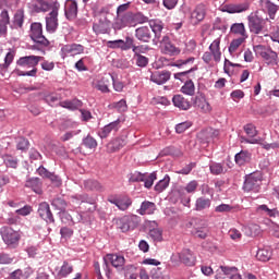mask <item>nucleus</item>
<instances>
[{
    "label": "nucleus",
    "instance_id": "c03bdc74",
    "mask_svg": "<svg viewBox=\"0 0 279 279\" xmlns=\"http://www.w3.org/2000/svg\"><path fill=\"white\" fill-rule=\"evenodd\" d=\"M108 86H110V78L105 76L96 83L95 88L100 90V93H110V88H108Z\"/></svg>",
    "mask_w": 279,
    "mask_h": 279
},
{
    "label": "nucleus",
    "instance_id": "603ef678",
    "mask_svg": "<svg viewBox=\"0 0 279 279\" xmlns=\"http://www.w3.org/2000/svg\"><path fill=\"white\" fill-rule=\"evenodd\" d=\"M83 145L87 149H97V140L90 135H87L85 138H83Z\"/></svg>",
    "mask_w": 279,
    "mask_h": 279
},
{
    "label": "nucleus",
    "instance_id": "7c9ffc66",
    "mask_svg": "<svg viewBox=\"0 0 279 279\" xmlns=\"http://www.w3.org/2000/svg\"><path fill=\"white\" fill-rule=\"evenodd\" d=\"M156 213V204L149 201H144L137 209L138 215H154Z\"/></svg>",
    "mask_w": 279,
    "mask_h": 279
},
{
    "label": "nucleus",
    "instance_id": "a18cd8bd",
    "mask_svg": "<svg viewBox=\"0 0 279 279\" xmlns=\"http://www.w3.org/2000/svg\"><path fill=\"white\" fill-rule=\"evenodd\" d=\"M51 206L56 209V210H60L61 213H63V210H66V201H64V198L58 196L54 197L51 201Z\"/></svg>",
    "mask_w": 279,
    "mask_h": 279
},
{
    "label": "nucleus",
    "instance_id": "aec40b11",
    "mask_svg": "<svg viewBox=\"0 0 279 279\" xmlns=\"http://www.w3.org/2000/svg\"><path fill=\"white\" fill-rule=\"evenodd\" d=\"M119 128H121V120L118 119L101 128L98 131V136L100 138H108L112 132H119Z\"/></svg>",
    "mask_w": 279,
    "mask_h": 279
},
{
    "label": "nucleus",
    "instance_id": "393cba45",
    "mask_svg": "<svg viewBox=\"0 0 279 279\" xmlns=\"http://www.w3.org/2000/svg\"><path fill=\"white\" fill-rule=\"evenodd\" d=\"M8 25H10V13L8 10H2L0 13V37L8 34Z\"/></svg>",
    "mask_w": 279,
    "mask_h": 279
},
{
    "label": "nucleus",
    "instance_id": "6e6d98bb",
    "mask_svg": "<svg viewBox=\"0 0 279 279\" xmlns=\"http://www.w3.org/2000/svg\"><path fill=\"white\" fill-rule=\"evenodd\" d=\"M148 236L155 242L160 243L162 241V230L160 229H151L148 233Z\"/></svg>",
    "mask_w": 279,
    "mask_h": 279
},
{
    "label": "nucleus",
    "instance_id": "6e6552de",
    "mask_svg": "<svg viewBox=\"0 0 279 279\" xmlns=\"http://www.w3.org/2000/svg\"><path fill=\"white\" fill-rule=\"evenodd\" d=\"M138 223H141V217L136 215L124 216L117 220V226L121 232H130V230H135V228H138Z\"/></svg>",
    "mask_w": 279,
    "mask_h": 279
},
{
    "label": "nucleus",
    "instance_id": "f3484780",
    "mask_svg": "<svg viewBox=\"0 0 279 279\" xmlns=\"http://www.w3.org/2000/svg\"><path fill=\"white\" fill-rule=\"evenodd\" d=\"M247 10H250V2L225 4L221 8V12H228V14H241V12H247Z\"/></svg>",
    "mask_w": 279,
    "mask_h": 279
},
{
    "label": "nucleus",
    "instance_id": "a211bd4d",
    "mask_svg": "<svg viewBox=\"0 0 279 279\" xmlns=\"http://www.w3.org/2000/svg\"><path fill=\"white\" fill-rule=\"evenodd\" d=\"M149 26L151 32L155 34L153 44L158 45V43L161 40L160 38H162V29H165V24L159 20H153L149 22Z\"/></svg>",
    "mask_w": 279,
    "mask_h": 279
},
{
    "label": "nucleus",
    "instance_id": "5701e85b",
    "mask_svg": "<svg viewBox=\"0 0 279 279\" xmlns=\"http://www.w3.org/2000/svg\"><path fill=\"white\" fill-rule=\"evenodd\" d=\"M135 37L141 43H149L151 40V29L147 26H142L135 29Z\"/></svg>",
    "mask_w": 279,
    "mask_h": 279
},
{
    "label": "nucleus",
    "instance_id": "79ce46f5",
    "mask_svg": "<svg viewBox=\"0 0 279 279\" xmlns=\"http://www.w3.org/2000/svg\"><path fill=\"white\" fill-rule=\"evenodd\" d=\"M70 274H73V265L69 264V262H63V265L57 274V278H66Z\"/></svg>",
    "mask_w": 279,
    "mask_h": 279
},
{
    "label": "nucleus",
    "instance_id": "9b49d317",
    "mask_svg": "<svg viewBox=\"0 0 279 279\" xmlns=\"http://www.w3.org/2000/svg\"><path fill=\"white\" fill-rule=\"evenodd\" d=\"M248 29L252 34H260L265 27V19L260 17L257 12H253L247 16Z\"/></svg>",
    "mask_w": 279,
    "mask_h": 279
},
{
    "label": "nucleus",
    "instance_id": "a878e982",
    "mask_svg": "<svg viewBox=\"0 0 279 279\" xmlns=\"http://www.w3.org/2000/svg\"><path fill=\"white\" fill-rule=\"evenodd\" d=\"M122 147H125V140L122 137H117L107 144V151L109 154H114V151H119V149H122Z\"/></svg>",
    "mask_w": 279,
    "mask_h": 279
},
{
    "label": "nucleus",
    "instance_id": "72a5a7b5",
    "mask_svg": "<svg viewBox=\"0 0 279 279\" xmlns=\"http://www.w3.org/2000/svg\"><path fill=\"white\" fill-rule=\"evenodd\" d=\"M259 215H266L267 217L276 219L278 217V209L276 207H269L267 205H259L256 208Z\"/></svg>",
    "mask_w": 279,
    "mask_h": 279
},
{
    "label": "nucleus",
    "instance_id": "39448f33",
    "mask_svg": "<svg viewBox=\"0 0 279 279\" xmlns=\"http://www.w3.org/2000/svg\"><path fill=\"white\" fill-rule=\"evenodd\" d=\"M256 56H259L266 62V64L276 66L278 64V52L267 48L263 45H257L254 47Z\"/></svg>",
    "mask_w": 279,
    "mask_h": 279
},
{
    "label": "nucleus",
    "instance_id": "f03ea898",
    "mask_svg": "<svg viewBox=\"0 0 279 279\" xmlns=\"http://www.w3.org/2000/svg\"><path fill=\"white\" fill-rule=\"evenodd\" d=\"M187 228H192L191 234L196 239H207L208 234H210V229L208 228V223L199 218H193L189 223Z\"/></svg>",
    "mask_w": 279,
    "mask_h": 279
},
{
    "label": "nucleus",
    "instance_id": "ea45409f",
    "mask_svg": "<svg viewBox=\"0 0 279 279\" xmlns=\"http://www.w3.org/2000/svg\"><path fill=\"white\" fill-rule=\"evenodd\" d=\"M181 93L183 95H189V97H193L195 95V83L192 80L185 81L184 85L181 87Z\"/></svg>",
    "mask_w": 279,
    "mask_h": 279
},
{
    "label": "nucleus",
    "instance_id": "4468645a",
    "mask_svg": "<svg viewBox=\"0 0 279 279\" xmlns=\"http://www.w3.org/2000/svg\"><path fill=\"white\" fill-rule=\"evenodd\" d=\"M37 213L46 223H56V218H53V213H51V207L49 203L43 202L39 204Z\"/></svg>",
    "mask_w": 279,
    "mask_h": 279
},
{
    "label": "nucleus",
    "instance_id": "f704fd0d",
    "mask_svg": "<svg viewBox=\"0 0 279 279\" xmlns=\"http://www.w3.org/2000/svg\"><path fill=\"white\" fill-rule=\"evenodd\" d=\"M59 106H61V108H66V110H80L83 104H82V100L80 99H72V100L61 101L59 102Z\"/></svg>",
    "mask_w": 279,
    "mask_h": 279
},
{
    "label": "nucleus",
    "instance_id": "de8ad7c7",
    "mask_svg": "<svg viewBox=\"0 0 279 279\" xmlns=\"http://www.w3.org/2000/svg\"><path fill=\"white\" fill-rule=\"evenodd\" d=\"M44 99L46 104H48V106H51L52 108L58 106V104L60 102V96L58 94H47Z\"/></svg>",
    "mask_w": 279,
    "mask_h": 279
},
{
    "label": "nucleus",
    "instance_id": "e2e57ef3",
    "mask_svg": "<svg viewBox=\"0 0 279 279\" xmlns=\"http://www.w3.org/2000/svg\"><path fill=\"white\" fill-rule=\"evenodd\" d=\"M145 180V174L135 171L129 174V182H143Z\"/></svg>",
    "mask_w": 279,
    "mask_h": 279
},
{
    "label": "nucleus",
    "instance_id": "6ab92c4d",
    "mask_svg": "<svg viewBox=\"0 0 279 279\" xmlns=\"http://www.w3.org/2000/svg\"><path fill=\"white\" fill-rule=\"evenodd\" d=\"M171 80V72L167 70L157 71L150 75V82L157 84L158 86H162V84H167Z\"/></svg>",
    "mask_w": 279,
    "mask_h": 279
},
{
    "label": "nucleus",
    "instance_id": "bf43d9fd",
    "mask_svg": "<svg viewBox=\"0 0 279 279\" xmlns=\"http://www.w3.org/2000/svg\"><path fill=\"white\" fill-rule=\"evenodd\" d=\"M193 71H197V66L192 68L184 72L174 73V80H180V82H184L189 75V73H193Z\"/></svg>",
    "mask_w": 279,
    "mask_h": 279
},
{
    "label": "nucleus",
    "instance_id": "4be33fe9",
    "mask_svg": "<svg viewBox=\"0 0 279 279\" xmlns=\"http://www.w3.org/2000/svg\"><path fill=\"white\" fill-rule=\"evenodd\" d=\"M235 165L239 167H243L245 165H250L252 162V153L250 150H241L234 156Z\"/></svg>",
    "mask_w": 279,
    "mask_h": 279
},
{
    "label": "nucleus",
    "instance_id": "0e129e2a",
    "mask_svg": "<svg viewBox=\"0 0 279 279\" xmlns=\"http://www.w3.org/2000/svg\"><path fill=\"white\" fill-rule=\"evenodd\" d=\"M111 106L116 108L118 112H125L128 110V102L125 101V99H121L118 102H113Z\"/></svg>",
    "mask_w": 279,
    "mask_h": 279
},
{
    "label": "nucleus",
    "instance_id": "8fccbe9b",
    "mask_svg": "<svg viewBox=\"0 0 279 279\" xmlns=\"http://www.w3.org/2000/svg\"><path fill=\"white\" fill-rule=\"evenodd\" d=\"M245 40H247L245 37L233 39L229 46V53H234V51H236Z\"/></svg>",
    "mask_w": 279,
    "mask_h": 279
},
{
    "label": "nucleus",
    "instance_id": "1a4fd4ad",
    "mask_svg": "<svg viewBox=\"0 0 279 279\" xmlns=\"http://www.w3.org/2000/svg\"><path fill=\"white\" fill-rule=\"evenodd\" d=\"M29 36L36 45H40V47H49V39L43 35V24L36 22L33 23L31 25Z\"/></svg>",
    "mask_w": 279,
    "mask_h": 279
},
{
    "label": "nucleus",
    "instance_id": "423d86ee",
    "mask_svg": "<svg viewBox=\"0 0 279 279\" xmlns=\"http://www.w3.org/2000/svg\"><path fill=\"white\" fill-rule=\"evenodd\" d=\"M112 265L116 269H123L125 267V257L119 254H107L104 257V269L106 271L107 278H110V267L108 265Z\"/></svg>",
    "mask_w": 279,
    "mask_h": 279
},
{
    "label": "nucleus",
    "instance_id": "c756f323",
    "mask_svg": "<svg viewBox=\"0 0 279 279\" xmlns=\"http://www.w3.org/2000/svg\"><path fill=\"white\" fill-rule=\"evenodd\" d=\"M14 56L15 52L14 51H9L5 54L4 58V63L0 64V75H2V77H5V73H8V69H10V64H12V62H14Z\"/></svg>",
    "mask_w": 279,
    "mask_h": 279
},
{
    "label": "nucleus",
    "instance_id": "2f4dec72",
    "mask_svg": "<svg viewBox=\"0 0 279 279\" xmlns=\"http://www.w3.org/2000/svg\"><path fill=\"white\" fill-rule=\"evenodd\" d=\"M220 45L221 39L217 38L209 46V51L213 53L215 62H221V49L219 48Z\"/></svg>",
    "mask_w": 279,
    "mask_h": 279
},
{
    "label": "nucleus",
    "instance_id": "e433bc0d",
    "mask_svg": "<svg viewBox=\"0 0 279 279\" xmlns=\"http://www.w3.org/2000/svg\"><path fill=\"white\" fill-rule=\"evenodd\" d=\"M230 31H231V34L241 36V38H247V31H245V24L243 23L232 24Z\"/></svg>",
    "mask_w": 279,
    "mask_h": 279
},
{
    "label": "nucleus",
    "instance_id": "f8f14e48",
    "mask_svg": "<svg viewBox=\"0 0 279 279\" xmlns=\"http://www.w3.org/2000/svg\"><path fill=\"white\" fill-rule=\"evenodd\" d=\"M85 47L82 44H66L61 47V58H75V56H82L85 51Z\"/></svg>",
    "mask_w": 279,
    "mask_h": 279
},
{
    "label": "nucleus",
    "instance_id": "cd10ccee",
    "mask_svg": "<svg viewBox=\"0 0 279 279\" xmlns=\"http://www.w3.org/2000/svg\"><path fill=\"white\" fill-rule=\"evenodd\" d=\"M173 106L180 110H189L191 108V102L189 99L184 98L182 95H174L172 98Z\"/></svg>",
    "mask_w": 279,
    "mask_h": 279
},
{
    "label": "nucleus",
    "instance_id": "680f3d73",
    "mask_svg": "<svg viewBox=\"0 0 279 279\" xmlns=\"http://www.w3.org/2000/svg\"><path fill=\"white\" fill-rule=\"evenodd\" d=\"M3 160H4V165H7V167H11L12 169H16V166L19 165V161L16 160V158L10 155H5L3 157Z\"/></svg>",
    "mask_w": 279,
    "mask_h": 279
},
{
    "label": "nucleus",
    "instance_id": "338daca9",
    "mask_svg": "<svg viewBox=\"0 0 279 279\" xmlns=\"http://www.w3.org/2000/svg\"><path fill=\"white\" fill-rule=\"evenodd\" d=\"M125 23L123 22V20H121V15H117L113 24H112V28L114 29V32H120V29H124Z\"/></svg>",
    "mask_w": 279,
    "mask_h": 279
},
{
    "label": "nucleus",
    "instance_id": "a19ab883",
    "mask_svg": "<svg viewBox=\"0 0 279 279\" xmlns=\"http://www.w3.org/2000/svg\"><path fill=\"white\" fill-rule=\"evenodd\" d=\"M210 198L198 197L195 203V210L202 211L210 208Z\"/></svg>",
    "mask_w": 279,
    "mask_h": 279
},
{
    "label": "nucleus",
    "instance_id": "ddd939ff",
    "mask_svg": "<svg viewBox=\"0 0 279 279\" xmlns=\"http://www.w3.org/2000/svg\"><path fill=\"white\" fill-rule=\"evenodd\" d=\"M159 43L161 45V51L166 56H180V48L171 43L169 36L165 35Z\"/></svg>",
    "mask_w": 279,
    "mask_h": 279
},
{
    "label": "nucleus",
    "instance_id": "864d4df0",
    "mask_svg": "<svg viewBox=\"0 0 279 279\" xmlns=\"http://www.w3.org/2000/svg\"><path fill=\"white\" fill-rule=\"evenodd\" d=\"M156 172H151L150 174H144V186L145 189H151L154 186V182H156Z\"/></svg>",
    "mask_w": 279,
    "mask_h": 279
},
{
    "label": "nucleus",
    "instance_id": "13d9d810",
    "mask_svg": "<svg viewBox=\"0 0 279 279\" xmlns=\"http://www.w3.org/2000/svg\"><path fill=\"white\" fill-rule=\"evenodd\" d=\"M134 60H135L136 66H140V69H145V66H147V64H149V58H147L145 56L134 57Z\"/></svg>",
    "mask_w": 279,
    "mask_h": 279
},
{
    "label": "nucleus",
    "instance_id": "09e8293b",
    "mask_svg": "<svg viewBox=\"0 0 279 279\" xmlns=\"http://www.w3.org/2000/svg\"><path fill=\"white\" fill-rule=\"evenodd\" d=\"M60 217L62 223H65V226H73L74 223H77V221L73 219V216H71L66 210L61 211Z\"/></svg>",
    "mask_w": 279,
    "mask_h": 279
},
{
    "label": "nucleus",
    "instance_id": "20e7f679",
    "mask_svg": "<svg viewBox=\"0 0 279 279\" xmlns=\"http://www.w3.org/2000/svg\"><path fill=\"white\" fill-rule=\"evenodd\" d=\"M263 185V173L253 172L245 177L243 191L245 193H258Z\"/></svg>",
    "mask_w": 279,
    "mask_h": 279
},
{
    "label": "nucleus",
    "instance_id": "7ed1b4c3",
    "mask_svg": "<svg viewBox=\"0 0 279 279\" xmlns=\"http://www.w3.org/2000/svg\"><path fill=\"white\" fill-rule=\"evenodd\" d=\"M0 234L3 243H5L8 247L11 250H16V247H19V243H21V233L19 231H14L11 227H2L0 229Z\"/></svg>",
    "mask_w": 279,
    "mask_h": 279
},
{
    "label": "nucleus",
    "instance_id": "49530a36",
    "mask_svg": "<svg viewBox=\"0 0 279 279\" xmlns=\"http://www.w3.org/2000/svg\"><path fill=\"white\" fill-rule=\"evenodd\" d=\"M257 260H262V263H267L269 258H271V251L268 248H259L256 254Z\"/></svg>",
    "mask_w": 279,
    "mask_h": 279
},
{
    "label": "nucleus",
    "instance_id": "4d7b16f0",
    "mask_svg": "<svg viewBox=\"0 0 279 279\" xmlns=\"http://www.w3.org/2000/svg\"><path fill=\"white\" fill-rule=\"evenodd\" d=\"M135 46L134 38L130 36L125 37V40H122V51H129V49H132L133 51Z\"/></svg>",
    "mask_w": 279,
    "mask_h": 279
},
{
    "label": "nucleus",
    "instance_id": "9d476101",
    "mask_svg": "<svg viewBox=\"0 0 279 279\" xmlns=\"http://www.w3.org/2000/svg\"><path fill=\"white\" fill-rule=\"evenodd\" d=\"M171 263H183V265H186L187 267H193L195 265V255L193 254V251L190 248H183L181 253L172 254L170 257Z\"/></svg>",
    "mask_w": 279,
    "mask_h": 279
},
{
    "label": "nucleus",
    "instance_id": "052dcab7",
    "mask_svg": "<svg viewBox=\"0 0 279 279\" xmlns=\"http://www.w3.org/2000/svg\"><path fill=\"white\" fill-rule=\"evenodd\" d=\"M14 257L8 253H0V265H12Z\"/></svg>",
    "mask_w": 279,
    "mask_h": 279
},
{
    "label": "nucleus",
    "instance_id": "37998d69",
    "mask_svg": "<svg viewBox=\"0 0 279 279\" xmlns=\"http://www.w3.org/2000/svg\"><path fill=\"white\" fill-rule=\"evenodd\" d=\"M72 204L80 206V204H92V199L88 197V194H75L71 196Z\"/></svg>",
    "mask_w": 279,
    "mask_h": 279
},
{
    "label": "nucleus",
    "instance_id": "412c9836",
    "mask_svg": "<svg viewBox=\"0 0 279 279\" xmlns=\"http://www.w3.org/2000/svg\"><path fill=\"white\" fill-rule=\"evenodd\" d=\"M64 14L68 21H75L77 19V1L66 0L64 4Z\"/></svg>",
    "mask_w": 279,
    "mask_h": 279
},
{
    "label": "nucleus",
    "instance_id": "dca6fc26",
    "mask_svg": "<svg viewBox=\"0 0 279 279\" xmlns=\"http://www.w3.org/2000/svg\"><path fill=\"white\" fill-rule=\"evenodd\" d=\"M191 23L192 25H199L204 19H206V5L203 3L195 7L191 12Z\"/></svg>",
    "mask_w": 279,
    "mask_h": 279
},
{
    "label": "nucleus",
    "instance_id": "3c124183",
    "mask_svg": "<svg viewBox=\"0 0 279 279\" xmlns=\"http://www.w3.org/2000/svg\"><path fill=\"white\" fill-rule=\"evenodd\" d=\"M93 31L95 34H106L108 32V24L104 21H99L98 23H94Z\"/></svg>",
    "mask_w": 279,
    "mask_h": 279
},
{
    "label": "nucleus",
    "instance_id": "473e14b6",
    "mask_svg": "<svg viewBox=\"0 0 279 279\" xmlns=\"http://www.w3.org/2000/svg\"><path fill=\"white\" fill-rule=\"evenodd\" d=\"M111 204H114L119 210H128L132 206V198L128 196H123L121 198H117L113 201H110Z\"/></svg>",
    "mask_w": 279,
    "mask_h": 279
},
{
    "label": "nucleus",
    "instance_id": "b1692460",
    "mask_svg": "<svg viewBox=\"0 0 279 279\" xmlns=\"http://www.w3.org/2000/svg\"><path fill=\"white\" fill-rule=\"evenodd\" d=\"M23 23H25V10L19 9L13 15L11 28L23 29Z\"/></svg>",
    "mask_w": 279,
    "mask_h": 279
},
{
    "label": "nucleus",
    "instance_id": "69168bd1",
    "mask_svg": "<svg viewBox=\"0 0 279 279\" xmlns=\"http://www.w3.org/2000/svg\"><path fill=\"white\" fill-rule=\"evenodd\" d=\"M244 132L250 136L251 138H254V136H258V131L256 130V126L253 124H246L244 125Z\"/></svg>",
    "mask_w": 279,
    "mask_h": 279
},
{
    "label": "nucleus",
    "instance_id": "f257e3e1",
    "mask_svg": "<svg viewBox=\"0 0 279 279\" xmlns=\"http://www.w3.org/2000/svg\"><path fill=\"white\" fill-rule=\"evenodd\" d=\"M40 60H43V57L34 56V54L21 57L16 61V65L20 66L21 69H32V70L26 72L16 70L17 75L20 77H36V75L38 74V69L36 66H38V63L40 62Z\"/></svg>",
    "mask_w": 279,
    "mask_h": 279
},
{
    "label": "nucleus",
    "instance_id": "2eb2a0df",
    "mask_svg": "<svg viewBox=\"0 0 279 279\" xmlns=\"http://www.w3.org/2000/svg\"><path fill=\"white\" fill-rule=\"evenodd\" d=\"M28 8L32 12L40 14V12H49L53 9V2H48L47 0L31 1Z\"/></svg>",
    "mask_w": 279,
    "mask_h": 279
},
{
    "label": "nucleus",
    "instance_id": "0eeeda50",
    "mask_svg": "<svg viewBox=\"0 0 279 279\" xmlns=\"http://www.w3.org/2000/svg\"><path fill=\"white\" fill-rule=\"evenodd\" d=\"M60 12V3L53 2L52 9H50V12L46 15V31L48 34H56L58 32L59 27V20H58V13Z\"/></svg>",
    "mask_w": 279,
    "mask_h": 279
},
{
    "label": "nucleus",
    "instance_id": "c85d7f7f",
    "mask_svg": "<svg viewBox=\"0 0 279 279\" xmlns=\"http://www.w3.org/2000/svg\"><path fill=\"white\" fill-rule=\"evenodd\" d=\"M41 186L43 183L40 182L39 178H29L25 182V187L32 189L34 193H37V195H40V193H43Z\"/></svg>",
    "mask_w": 279,
    "mask_h": 279
},
{
    "label": "nucleus",
    "instance_id": "4c0bfd02",
    "mask_svg": "<svg viewBox=\"0 0 279 279\" xmlns=\"http://www.w3.org/2000/svg\"><path fill=\"white\" fill-rule=\"evenodd\" d=\"M262 8H265V10L268 12L269 19H276V14L278 12V4L274 3L272 1L264 2L262 3Z\"/></svg>",
    "mask_w": 279,
    "mask_h": 279
},
{
    "label": "nucleus",
    "instance_id": "58836bf2",
    "mask_svg": "<svg viewBox=\"0 0 279 279\" xmlns=\"http://www.w3.org/2000/svg\"><path fill=\"white\" fill-rule=\"evenodd\" d=\"M171 182V178L169 174H166L163 179L158 181V183L155 185L156 193H162V191H166V189H169V183Z\"/></svg>",
    "mask_w": 279,
    "mask_h": 279
},
{
    "label": "nucleus",
    "instance_id": "c9c22d12",
    "mask_svg": "<svg viewBox=\"0 0 279 279\" xmlns=\"http://www.w3.org/2000/svg\"><path fill=\"white\" fill-rule=\"evenodd\" d=\"M84 186L87 191H96L97 193H101L104 191V185H101L99 181L93 179L84 181Z\"/></svg>",
    "mask_w": 279,
    "mask_h": 279
},
{
    "label": "nucleus",
    "instance_id": "774afa93",
    "mask_svg": "<svg viewBox=\"0 0 279 279\" xmlns=\"http://www.w3.org/2000/svg\"><path fill=\"white\" fill-rule=\"evenodd\" d=\"M209 169L214 175H221L223 173V166L221 163H211Z\"/></svg>",
    "mask_w": 279,
    "mask_h": 279
},
{
    "label": "nucleus",
    "instance_id": "5fc2aeb1",
    "mask_svg": "<svg viewBox=\"0 0 279 279\" xmlns=\"http://www.w3.org/2000/svg\"><path fill=\"white\" fill-rule=\"evenodd\" d=\"M16 149L20 151H27L29 149V141L25 137H19L16 141Z\"/></svg>",
    "mask_w": 279,
    "mask_h": 279
},
{
    "label": "nucleus",
    "instance_id": "bb28decb",
    "mask_svg": "<svg viewBox=\"0 0 279 279\" xmlns=\"http://www.w3.org/2000/svg\"><path fill=\"white\" fill-rule=\"evenodd\" d=\"M194 106L205 113L210 112V110H213V108L210 107V104L208 102V100H206V96H203V95L195 97Z\"/></svg>",
    "mask_w": 279,
    "mask_h": 279
}]
</instances>
